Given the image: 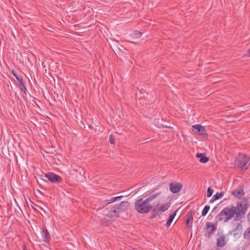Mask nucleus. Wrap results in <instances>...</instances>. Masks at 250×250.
<instances>
[{"mask_svg":"<svg viewBox=\"0 0 250 250\" xmlns=\"http://www.w3.org/2000/svg\"><path fill=\"white\" fill-rule=\"evenodd\" d=\"M207 228L208 230L209 235L213 234L216 229L214 225L209 222L207 223Z\"/></svg>","mask_w":250,"mask_h":250,"instance_id":"nucleus-14","label":"nucleus"},{"mask_svg":"<svg viewBox=\"0 0 250 250\" xmlns=\"http://www.w3.org/2000/svg\"><path fill=\"white\" fill-rule=\"evenodd\" d=\"M157 188L154 189V188H152V189H151L149 191H148L147 192H153L156 189H157Z\"/></svg>","mask_w":250,"mask_h":250,"instance_id":"nucleus-29","label":"nucleus"},{"mask_svg":"<svg viewBox=\"0 0 250 250\" xmlns=\"http://www.w3.org/2000/svg\"><path fill=\"white\" fill-rule=\"evenodd\" d=\"M130 36L134 38L138 39L142 36V33L138 30H134L130 34Z\"/></svg>","mask_w":250,"mask_h":250,"instance_id":"nucleus-18","label":"nucleus"},{"mask_svg":"<svg viewBox=\"0 0 250 250\" xmlns=\"http://www.w3.org/2000/svg\"><path fill=\"white\" fill-rule=\"evenodd\" d=\"M114 198H116V201L118 200V199H120L121 198H122L123 197V196H117V197H114Z\"/></svg>","mask_w":250,"mask_h":250,"instance_id":"nucleus-28","label":"nucleus"},{"mask_svg":"<svg viewBox=\"0 0 250 250\" xmlns=\"http://www.w3.org/2000/svg\"><path fill=\"white\" fill-rule=\"evenodd\" d=\"M216 201L215 200L213 199V197H212L211 199L209 201L210 203H212L214 202V201Z\"/></svg>","mask_w":250,"mask_h":250,"instance_id":"nucleus-30","label":"nucleus"},{"mask_svg":"<svg viewBox=\"0 0 250 250\" xmlns=\"http://www.w3.org/2000/svg\"><path fill=\"white\" fill-rule=\"evenodd\" d=\"M213 191L214 190L211 189L210 187H209L207 190V196L208 197H210L213 194Z\"/></svg>","mask_w":250,"mask_h":250,"instance_id":"nucleus-24","label":"nucleus"},{"mask_svg":"<svg viewBox=\"0 0 250 250\" xmlns=\"http://www.w3.org/2000/svg\"><path fill=\"white\" fill-rule=\"evenodd\" d=\"M232 195L235 198L241 199L244 196V190L241 187H238L232 192Z\"/></svg>","mask_w":250,"mask_h":250,"instance_id":"nucleus-11","label":"nucleus"},{"mask_svg":"<svg viewBox=\"0 0 250 250\" xmlns=\"http://www.w3.org/2000/svg\"><path fill=\"white\" fill-rule=\"evenodd\" d=\"M248 55L250 57V48L248 51Z\"/></svg>","mask_w":250,"mask_h":250,"instance_id":"nucleus-33","label":"nucleus"},{"mask_svg":"<svg viewBox=\"0 0 250 250\" xmlns=\"http://www.w3.org/2000/svg\"><path fill=\"white\" fill-rule=\"evenodd\" d=\"M128 203L127 202H122L119 204L116 205L114 208L116 209L118 213L120 214L121 212L124 211L127 208Z\"/></svg>","mask_w":250,"mask_h":250,"instance_id":"nucleus-12","label":"nucleus"},{"mask_svg":"<svg viewBox=\"0 0 250 250\" xmlns=\"http://www.w3.org/2000/svg\"><path fill=\"white\" fill-rule=\"evenodd\" d=\"M109 141L110 144H114L115 141H114V137L112 135H110L109 137Z\"/></svg>","mask_w":250,"mask_h":250,"instance_id":"nucleus-25","label":"nucleus"},{"mask_svg":"<svg viewBox=\"0 0 250 250\" xmlns=\"http://www.w3.org/2000/svg\"><path fill=\"white\" fill-rule=\"evenodd\" d=\"M127 42H129L132 43L137 44L136 42H133V41H128Z\"/></svg>","mask_w":250,"mask_h":250,"instance_id":"nucleus-31","label":"nucleus"},{"mask_svg":"<svg viewBox=\"0 0 250 250\" xmlns=\"http://www.w3.org/2000/svg\"><path fill=\"white\" fill-rule=\"evenodd\" d=\"M242 229V226L240 223H235L234 225L233 231H236L237 230H240Z\"/></svg>","mask_w":250,"mask_h":250,"instance_id":"nucleus-20","label":"nucleus"},{"mask_svg":"<svg viewBox=\"0 0 250 250\" xmlns=\"http://www.w3.org/2000/svg\"><path fill=\"white\" fill-rule=\"evenodd\" d=\"M12 74L14 76V77L16 78H17V77H19L20 75H18L16 72L14 70L12 71Z\"/></svg>","mask_w":250,"mask_h":250,"instance_id":"nucleus-27","label":"nucleus"},{"mask_svg":"<svg viewBox=\"0 0 250 250\" xmlns=\"http://www.w3.org/2000/svg\"><path fill=\"white\" fill-rule=\"evenodd\" d=\"M192 131L199 135L205 136L207 135L205 127L200 124L194 125L192 126Z\"/></svg>","mask_w":250,"mask_h":250,"instance_id":"nucleus-8","label":"nucleus"},{"mask_svg":"<svg viewBox=\"0 0 250 250\" xmlns=\"http://www.w3.org/2000/svg\"><path fill=\"white\" fill-rule=\"evenodd\" d=\"M196 157L200 158V162L202 163H206L209 160L208 158L206 157L204 154L198 153Z\"/></svg>","mask_w":250,"mask_h":250,"instance_id":"nucleus-15","label":"nucleus"},{"mask_svg":"<svg viewBox=\"0 0 250 250\" xmlns=\"http://www.w3.org/2000/svg\"><path fill=\"white\" fill-rule=\"evenodd\" d=\"M182 184L180 183L171 182L169 184V189L172 193H178L182 188Z\"/></svg>","mask_w":250,"mask_h":250,"instance_id":"nucleus-9","label":"nucleus"},{"mask_svg":"<svg viewBox=\"0 0 250 250\" xmlns=\"http://www.w3.org/2000/svg\"><path fill=\"white\" fill-rule=\"evenodd\" d=\"M116 201V198H114V197H111L109 199L105 200L102 202V207L103 208H104V207L106 206L108 204H111L113 202Z\"/></svg>","mask_w":250,"mask_h":250,"instance_id":"nucleus-16","label":"nucleus"},{"mask_svg":"<svg viewBox=\"0 0 250 250\" xmlns=\"http://www.w3.org/2000/svg\"><path fill=\"white\" fill-rule=\"evenodd\" d=\"M224 195L223 192H217L215 195L213 196V199L217 200L221 198Z\"/></svg>","mask_w":250,"mask_h":250,"instance_id":"nucleus-21","label":"nucleus"},{"mask_svg":"<svg viewBox=\"0 0 250 250\" xmlns=\"http://www.w3.org/2000/svg\"><path fill=\"white\" fill-rule=\"evenodd\" d=\"M247 208L248 206L246 204H242V203L238 204L235 207L236 211V218H241L247 211Z\"/></svg>","mask_w":250,"mask_h":250,"instance_id":"nucleus-5","label":"nucleus"},{"mask_svg":"<svg viewBox=\"0 0 250 250\" xmlns=\"http://www.w3.org/2000/svg\"><path fill=\"white\" fill-rule=\"evenodd\" d=\"M45 177L48 180L53 183H60L62 182V178L61 176L53 172H48L45 174Z\"/></svg>","mask_w":250,"mask_h":250,"instance_id":"nucleus-7","label":"nucleus"},{"mask_svg":"<svg viewBox=\"0 0 250 250\" xmlns=\"http://www.w3.org/2000/svg\"><path fill=\"white\" fill-rule=\"evenodd\" d=\"M228 239L224 234L220 235L216 240V246L219 248H223L228 242Z\"/></svg>","mask_w":250,"mask_h":250,"instance_id":"nucleus-10","label":"nucleus"},{"mask_svg":"<svg viewBox=\"0 0 250 250\" xmlns=\"http://www.w3.org/2000/svg\"><path fill=\"white\" fill-rule=\"evenodd\" d=\"M23 250H27L25 246L23 247Z\"/></svg>","mask_w":250,"mask_h":250,"instance_id":"nucleus-34","label":"nucleus"},{"mask_svg":"<svg viewBox=\"0 0 250 250\" xmlns=\"http://www.w3.org/2000/svg\"><path fill=\"white\" fill-rule=\"evenodd\" d=\"M20 88L21 91L23 92L25 94L26 93L27 89L24 82L20 83Z\"/></svg>","mask_w":250,"mask_h":250,"instance_id":"nucleus-23","label":"nucleus"},{"mask_svg":"<svg viewBox=\"0 0 250 250\" xmlns=\"http://www.w3.org/2000/svg\"><path fill=\"white\" fill-rule=\"evenodd\" d=\"M250 165V158L245 154L240 153L235 163L236 167L241 170H247Z\"/></svg>","mask_w":250,"mask_h":250,"instance_id":"nucleus-3","label":"nucleus"},{"mask_svg":"<svg viewBox=\"0 0 250 250\" xmlns=\"http://www.w3.org/2000/svg\"><path fill=\"white\" fill-rule=\"evenodd\" d=\"M170 204L167 203L165 204L161 205L159 207H156L152 210V216L155 217L157 215H160L162 212H165L170 207Z\"/></svg>","mask_w":250,"mask_h":250,"instance_id":"nucleus-6","label":"nucleus"},{"mask_svg":"<svg viewBox=\"0 0 250 250\" xmlns=\"http://www.w3.org/2000/svg\"><path fill=\"white\" fill-rule=\"evenodd\" d=\"M119 216L118 212L114 208L113 209L109 210L108 213L105 215V217L102 221V223L104 224L105 222L111 223L112 220Z\"/></svg>","mask_w":250,"mask_h":250,"instance_id":"nucleus-4","label":"nucleus"},{"mask_svg":"<svg viewBox=\"0 0 250 250\" xmlns=\"http://www.w3.org/2000/svg\"><path fill=\"white\" fill-rule=\"evenodd\" d=\"M161 192L156 193L143 200L141 197H138L134 203L135 210L139 213L145 214L148 212L152 208V206L149 202L161 194Z\"/></svg>","mask_w":250,"mask_h":250,"instance_id":"nucleus-1","label":"nucleus"},{"mask_svg":"<svg viewBox=\"0 0 250 250\" xmlns=\"http://www.w3.org/2000/svg\"><path fill=\"white\" fill-rule=\"evenodd\" d=\"M42 236L43 238V240L46 242H49L51 239L50 235L45 228L42 229Z\"/></svg>","mask_w":250,"mask_h":250,"instance_id":"nucleus-13","label":"nucleus"},{"mask_svg":"<svg viewBox=\"0 0 250 250\" xmlns=\"http://www.w3.org/2000/svg\"><path fill=\"white\" fill-rule=\"evenodd\" d=\"M16 79L20 83V84L24 82L22 76L20 75L19 77H17V78H16Z\"/></svg>","mask_w":250,"mask_h":250,"instance_id":"nucleus-26","label":"nucleus"},{"mask_svg":"<svg viewBox=\"0 0 250 250\" xmlns=\"http://www.w3.org/2000/svg\"><path fill=\"white\" fill-rule=\"evenodd\" d=\"M217 209V207H215L213 208V210H212V212L216 211V210Z\"/></svg>","mask_w":250,"mask_h":250,"instance_id":"nucleus-32","label":"nucleus"},{"mask_svg":"<svg viewBox=\"0 0 250 250\" xmlns=\"http://www.w3.org/2000/svg\"><path fill=\"white\" fill-rule=\"evenodd\" d=\"M176 211H175L174 213H173L172 214H171L169 216V218L168 219V220L167 221V224H166V226L167 227H169L170 224H171L172 222L173 221V219L176 215Z\"/></svg>","mask_w":250,"mask_h":250,"instance_id":"nucleus-19","label":"nucleus"},{"mask_svg":"<svg viewBox=\"0 0 250 250\" xmlns=\"http://www.w3.org/2000/svg\"><path fill=\"white\" fill-rule=\"evenodd\" d=\"M187 225L188 227H191L193 222V217L191 214H188L187 215Z\"/></svg>","mask_w":250,"mask_h":250,"instance_id":"nucleus-17","label":"nucleus"},{"mask_svg":"<svg viewBox=\"0 0 250 250\" xmlns=\"http://www.w3.org/2000/svg\"><path fill=\"white\" fill-rule=\"evenodd\" d=\"M236 213L235 207L231 206L226 207L218 214V220L224 222H227L236 214Z\"/></svg>","mask_w":250,"mask_h":250,"instance_id":"nucleus-2","label":"nucleus"},{"mask_svg":"<svg viewBox=\"0 0 250 250\" xmlns=\"http://www.w3.org/2000/svg\"><path fill=\"white\" fill-rule=\"evenodd\" d=\"M209 208L210 207L209 206H205L202 211V215L203 216H206V214L208 213Z\"/></svg>","mask_w":250,"mask_h":250,"instance_id":"nucleus-22","label":"nucleus"}]
</instances>
